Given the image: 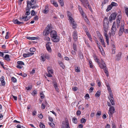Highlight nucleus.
<instances>
[{
  "label": "nucleus",
  "instance_id": "obj_1",
  "mask_svg": "<svg viewBox=\"0 0 128 128\" xmlns=\"http://www.w3.org/2000/svg\"><path fill=\"white\" fill-rule=\"evenodd\" d=\"M109 23L108 18L106 17L104 20V35L106 37L107 44L108 45L109 44V40L107 34V32L109 27Z\"/></svg>",
  "mask_w": 128,
  "mask_h": 128
},
{
  "label": "nucleus",
  "instance_id": "obj_2",
  "mask_svg": "<svg viewBox=\"0 0 128 128\" xmlns=\"http://www.w3.org/2000/svg\"><path fill=\"white\" fill-rule=\"evenodd\" d=\"M98 64L101 68L104 69V71L106 73V75L107 76H108V68L106 66L105 63L103 60L102 59L101 60L100 62L98 63Z\"/></svg>",
  "mask_w": 128,
  "mask_h": 128
},
{
  "label": "nucleus",
  "instance_id": "obj_3",
  "mask_svg": "<svg viewBox=\"0 0 128 128\" xmlns=\"http://www.w3.org/2000/svg\"><path fill=\"white\" fill-rule=\"evenodd\" d=\"M50 27L49 25H48L43 32V35L45 36L48 35L50 33Z\"/></svg>",
  "mask_w": 128,
  "mask_h": 128
},
{
  "label": "nucleus",
  "instance_id": "obj_4",
  "mask_svg": "<svg viewBox=\"0 0 128 128\" xmlns=\"http://www.w3.org/2000/svg\"><path fill=\"white\" fill-rule=\"evenodd\" d=\"M116 30V23L115 22H114L113 23L111 29V32L112 36H114V35Z\"/></svg>",
  "mask_w": 128,
  "mask_h": 128
},
{
  "label": "nucleus",
  "instance_id": "obj_5",
  "mask_svg": "<svg viewBox=\"0 0 128 128\" xmlns=\"http://www.w3.org/2000/svg\"><path fill=\"white\" fill-rule=\"evenodd\" d=\"M121 26V27L119 30L118 33V34L120 36H121L123 32L124 31V22H122Z\"/></svg>",
  "mask_w": 128,
  "mask_h": 128
},
{
  "label": "nucleus",
  "instance_id": "obj_6",
  "mask_svg": "<svg viewBox=\"0 0 128 128\" xmlns=\"http://www.w3.org/2000/svg\"><path fill=\"white\" fill-rule=\"evenodd\" d=\"M117 15V13H114L112 14L109 18L110 21L111 22L113 20H115Z\"/></svg>",
  "mask_w": 128,
  "mask_h": 128
},
{
  "label": "nucleus",
  "instance_id": "obj_7",
  "mask_svg": "<svg viewBox=\"0 0 128 128\" xmlns=\"http://www.w3.org/2000/svg\"><path fill=\"white\" fill-rule=\"evenodd\" d=\"M36 0H31L30 2L29 0H27L26 1L27 4H28L30 6H32L36 4Z\"/></svg>",
  "mask_w": 128,
  "mask_h": 128
},
{
  "label": "nucleus",
  "instance_id": "obj_8",
  "mask_svg": "<svg viewBox=\"0 0 128 128\" xmlns=\"http://www.w3.org/2000/svg\"><path fill=\"white\" fill-rule=\"evenodd\" d=\"M72 36L74 40L76 41L78 39L77 33L76 31L73 32Z\"/></svg>",
  "mask_w": 128,
  "mask_h": 128
},
{
  "label": "nucleus",
  "instance_id": "obj_9",
  "mask_svg": "<svg viewBox=\"0 0 128 128\" xmlns=\"http://www.w3.org/2000/svg\"><path fill=\"white\" fill-rule=\"evenodd\" d=\"M78 8L82 16L83 17L85 16V14H84L82 7L78 5Z\"/></svg>",
  "mask_w": 128,
  "mask_h": 128
},
{
  "label": "nucleus",
  "instance_id": "obj_10",
  "mask_svg": "<svg viewBox=\"0 0 128 128\" xmlns=\"http://www.w3.org/2000/svg\"><path fill=\"white\" fill-rule=\"evenodd\" d=\"M66 122H63L62 124V128H70L69 124H65Z\"/></svg>",
  "mask_w": 128,
  "mask_h": 128
},
{
  "label": "nucleus",
  "instance_id": "obj_11",
  "mask_svg": "<svg viewBox=\"0 0 128 128\" xmlns=\"http://www.w3.org/2000/svg\"><path fill=\"white\" fill-rule=\"evenodd\" d=\"M55 37H54L52 38V41L56 42H59L60 40V38L59 37L57 36Z\"/></svg>",
  "mask_w": 128,
  "mask_h": 128
},
{
  "label": "nucleus",
  "instance_id": "obj_12",
  "mask_svg": "<svg viewBox=\"0 0 128 128\" xmlns=\"http://www.w3.org/2000/svg\"><path fill=\"white\" fill-rule=\"evenodd\" d=\"M114 109L113 106L110 107L109 109V113L110 114H112L114 113Z\"/></svg>",
  "mask_w": 128,
  "mask_h": 128
},
{
  "label": "nucleus",
  "instance_id": "obj_13",
  "mask_svg": "<svg viewBox=\"0 0 128 128\" xmlns=\"http://www.w3.org/2000/svg\"><path fill=\"white\" fill-rule=\"evenodd\" d=\"M50 35L51 37L52 38L53 37L57 36L56 32L55 30H52L50 32Z\"/></svg>",
  "mask_w": 128,
  "mask_h": 128
},
{
  "label": "nucleus",
  "instance_id": "obj_14",
  "mask_svg": "<svg viewBox=\"0 0 128 128\" xmlns=\"http://www.w3.org/2000/svg\"><path fill=\"white\" fill-rule=\"evenodd\" d=\"M53 83L54 84L53 86L55 88L56 90L58 92L59 89L58 87V85L57 82H54Z\"/></svg>",
  "mask_w": 128,
  "mask_h": 128
},
{
  "label": "nucleus",
  "instance_id": "obj_15",
  "mask_svg": "<svg viewBox=\"0 0 128 128\" xmlns=\"http://www.w3.org/2000/svg\"><path fill=\"white\" fill-rule=\"evenodd\" d=\"M4 77L2 76L1 78H0V80L1 82V84L2 86H4L5 84V82L4 80Z\"/></svg>",
  "mask_w": 128,
  "mask_h": 128
},
{
  "label": "nucleus",
  "instance_id": "obj_16",
  "mask_svg": "<svg viewBox=\"0 0 128 128\" xmlns=\"http://www.w3.org/2000/svg\"><path fill=\"white\" fill-rule=\"evenodd\" d=\"M78 55L79 57L81 60H82L84 56L83 54L81 51H80L78 52Z\"/></svg>",
  "mask_w": 128,
  "mask_h": 128
},
{
  "label": "nucleus",
  "instance_id": "obj_17",
  "mask_svg": "<svg viewBox=\"0 0 128 128\" xmlns=\"http://www.w3.org/2000/svg\"><path fill=\"white\" fill-rule=\"evenodd\" d=\"M14 23L15 24H17L18 25H20L21 24H24V22H19L18 20L16 19L14 20Z\"/></svg>",
  "mask_w": 128,
  "mask_h": 128
},
{
  "label": "nucleus",
  "instance_id": "obj_18",
  "mask_svg": "<svg viewBox=\"0 0 128 128\" xmlns=\"http://www.w3.org/2000/svg\"><path fill=\"white\" fill-rule=\"evenodd\" d=\"M58 64H59L60 65V66L62 68L64 69V68L65 66L62 61L60 60L58 61Z\"/></svg>",
  "mask_w": 128,
  "mask_h": 128
},
{
  "label": "nucleus",
  "instance_id": "obj_19",
  "mask_svg": "<svg viewBox=\"0 0 128 128\" xmlns=\"http://www.w3.org/2000/svg\"><path fill=\"white\" fill-rule=\"evenodd\" d=\"M45 9L43 12V13L44 14H47L48 12V7L47 6H46Z\"/></svg>",
  "mask_w": 128,
  "mask_h": 128
},
{
  "label": "nucleus",
  "instance_id": "obj_20",
  "mask_svg": "<svg viewBox=\"0 0 128 128\" xmlns=\"http://www.w3.org/2000/svg\"><path fill=\"white\" fill-rule=\"evenodd\" d=\"M41 59L43 61H44L46 60V58H47L46 55H44L43 54V55L41 56Z\"/></svg>",
  "mask_w": 128,
  "mask_h": 128
},
{
  "label": "nucleus",
  "instance_id": "obj_21",
  "mask_svg": "<svg viewBox=\"0 0 128 128\" xmlns=\"http://www.w3.org/2000/svg\"><path fill=\"white\" fill-rule=\"evenodd\" d=\"M46 46L49 52H51V49L50 45H48V44H46Z\"/></svg>",
  "mask_w": 128,
  "mask_h": 128
},
{
  "label": "nucleus",
  "instance_id": "obj_22",
  "mask_svg": "<svg viewBox=\"0 0 128 128\" xmlns=\"http://www.w3.org/2000/svg\"><path fill=\"white\" fill-rule=\"evenodd\" d=\"M71 24H72V27L73 29H75L76 28L77 24L76 22H74L71 23Z\"/></svg>",
  "mask_w": 128,
  "mask_h": 128
},
{
  "label": "nucleus",
  "instance_id": "obj_23",
  "mask_svg": "<svg viewBox=\"0 0 128 128\" xmlns=\"http://www.w3.org/2000/svg\"><path fill=\"white\" fill-rule=\"evenodd\" d=\"M50 2L52 3L53 4L54 6H55L57 7L58 6V4L54 0H51Z\"/></svg>",
  "mask_w": 128,
  "mask_h": 128
},
{
  "label": "nucleus",
  "instance_id": "obj_24",
  "mask_svg": "<svg viewBox=\"0 0 128 128\" xmlns=\"http://www.w3.org/2000/svg\"><path fill=\"white\" fill-rule=\"evenodd\" d=\"M31 6L28 4H27V7L26 8V11H30L31 8Z\"/></svg>",
  "mask_w": 128,
  "mask_h": 128
},
{
  "label": "nucleus",
  "instance_id": "obj_25",
  "mask_svg": "<svg viewBox=\"0 0 128 128\" xmlns=\"http://www.w3.org/2000/svg\"><path fill=\"white\" fill-rule=\"evenodd\" d=\"M4 58L6 60L8 61H10V60L9 58V55L8 54L4 56Z\"/></svg>",
  "mask_w": 128,
  "mask_h": 128
},
{
  "label": "nucleus",
  "instance_id": "obj_26",
  "mask_svg": "<svg viewBox=\"0 0 128 128\" xmlns=\"http://www.w3.org/2000/svg\"><path fill=\"white\" fill-rule=\"evenodd\" d=\"M100 92V91L99 90L97 91L95 94V96L98 97H99L101 94Z\"/></svg>",
  "mask_w": 128,
  "mask_h": 128
},
{
  "label": "nucleus",
  "instance_id": "obj_27",
  "mask_svg": "<svg viewBox=\"0 0 128 128\" xmlns=\"http://www.w3.org/2000/svg\"><path fill=\"white\" fill-rule=\"evenodd\" d=\"M27 38L30 40H34L37 39L36 37H30L29 36H27Z\"/></svg>",
  "mask_w": 128,
  "mask_h": 128
},
{
  "label": "nucleus",
  "instance_id": "obj_28",
  "mask_svg": "<svg viewBox=\"0 0 128 128\" xmlns=\"http://www.w3.org/2000/svg\"><path fill=\"white\" fill-rule=\"evenodd\" d=\"M109 100H110V102H111V103L113 105H114V98H110Z\"/></svg>",
  "mask_w": 128,
  "mask_h": 128
},
{
  "label": "nucleus",
  "instance_id": "obj_29",
  "mask_svg": "<svg viewBox=\"0 0 128 128\" xmlns=\"http://www.w3.org/2000/svg\"><path fill=\"white\" fill-rule=\"evenodd\" d=\"M110 5L112 7L114 6H118L117 3L114 2H112Z\"/></svg>",
  "mask_w": 128,
  "mask_h": 128
},
{
  "label": "nucleus",
  "instance_id": "obj_30",
  "mask_svg": "<svg viewBox=\"0 0 128 128\" xmlns=\"http://www.w3.org/2000/svg\"><path fill=\"white\" fill-rule=\"evenodd\" d=\"M121 55V52H119L116 56L118 57L117 60H119L120 58V56Z\"/></svg>",
  "mask_w": 128,
  "mask_h": 128
},
{
  "label": "nucleus",
  "instance_id": "obj_31",
  "mask_svg": "<svg viewBox=\"0 0 128 128\" xmlns=\"http://www.w3.org/2000/svg\"><path fill=\"white\" fill-rule=\"evenodd\" d=\"M86 34L87 36L88 37L89 40L91 41L92 38L89 32H86Z\"/></svg>",
  "mask_w": 128,
  "mask_h": 128
},
{
  "label": "nucleus",
  "instance_id": "obj_32",
  "mask_svg": "<svg viewBox=\"0 0 128 128\" xmlns=\"http://www.w3.org/2000/svg\"><path fill=\"white\" fill-rule=\"evenodd\" d=\"M75 71L77 72H80V68L78 66H76L75 67Z\"/></svg>",
  "mask_w": 128,
  "mask_h": 128
},
{
  "label": "nucleus",
  "instance_id": "obj_33",
  "mask_svg": "<svg viewBox=\"0 0 128 128\" xmlns=\"http://www.w3.org/2000/svg\"><path fill=\"white\" fill-rule=\"evenodd\" d=\"M112 7L111 5L108 6L106 10V11L107 12L108 11L112 9Z\"/></svg>",
  "mask_w": 128,
  "mask_h": 128
},
{
  "label": "nucleus",
  "instance_id": "obj_34",
  "mask_svg": "<svg viewBox=\"0 0 128 128\" xmlns=\"http://www.w3.org/2000/svg\"><path fill=\"white\" fill-rule=\"evenodd\" d=\"M72 120L73 122L75 124H76L77 122V118H75L74 117L72 118Z\"/></svg>",
  "mask_w": 128,
  "mask_h": 128
},
{
  "label": "nucleus",
  "instance_id": "obj_35",
  "mask_svg": "<svg viewBox=\"0 0 128 128\" xmlns=\"http://www.w3.org/2000/svg\"><path fill=\"white\" fill-rule=\"evenodd\" d=\"M58 0L61 6H63L64 5L63 0Z\"/></svg>",
  "mask_w": 128,
  "mask_h": 128
},
{
  "label": "nucleus",
  "instance_id": "obj_36",
  "mask_svg": "<svg viewBox=\"0 0 128 128\" xmlns=\"http://www.w3.org/2000/svg\"><path fill=\"white\" fill-rule=\"evenodd\" d=\"M17 64L19 65H24V64L23 62L21 61H18L17 62Z\"/></svg>",
  "mask_w": 128,
  "mask_h": 128
},
{
  "label": "nucleus",
  "instance_id": "obj_37",
  "mask_svg": "<svg viewBox=\"0 0 128 128\" xmlns=\"http://www.w3.org/2000/svg\"><path fill=\"white\" fill-rule=\"evenodd\" d=\"M30 50L31 52H34L36 51V49L34 48H30Z\"/></svg>",
  "mask_w": 128,
  "mask_h": 128
},
{
  "label": "nucleus",
  "instance_id": "obj_38",
  "mask_svg": "<svg viewBox=\"0 0 128 128\" xmlns=\"http://www.w3.org/2000/svg\"><path fill=\"white\" fill-rule=\"evenodd\" d=\"M68 19L70 20V21L71 23L74 22V19L72 17H70L68 18Z\"/></svg>",
  "mask_w": 128,
  "mask_h": 128
},
{
  "label": "nucleus",
  "instance_id": "obj_39",
  "mask_svg": "<svg viewBox=\"0 0 128 128\" xmlns=\"http://www.w3.org/2000/svg\"><path fill=\"white\" fill-rule=\"evenodd\" d=\"M40 126L41 128H45V126L42 123H40Z\"/></svg>",
  "mask_w": 128,
  "mask_h": 128
},
{
  "label": "nucleus",
  "instance_id": "obj_40",
  "mask_svg": "<svg viewBox=\"0 0 128 128\" xmlns=\"http://www.w3.org/2000/svg\"><path fill=\"white\" fill-rule=\"evenodd\" d=\"M108 2V0H104L103 2L102 3V6H103L106 3Z\"/></svg>",
  "mask_w": 128,
  "mask_h": 128
},
{
  "label": "nucleus",
  "instance_id": "obj_41",
  "mask_svg": "<svg viewBox=\"0 0 128 128\" xmlns=\"http://www.w3.org/2000/svg\"><path fill=\"white\" fill-rule=\"evenodd\" d=\"M92 62L91 61H89V64L90 65V68H93V66L92 64Z\"/></svg>",
  "mask_w": 128,
  "mask_h": 128
},
{
  "label": "nucleus",
  "instance_id": "obj_42",
  "mask_svg": "<svg viewBox=\"0 0 128 128\" xmlns=\"http://www.w3.org/2000/svg\"><path fill=\"white\" fill-rule=\"evenodd\" d=\"M80 122L82 123H84L86 122V120L85 119L82 118L81 119Z\"/></svg>",
  "mask_w": 128,
  "mask_h": 128
},
{
  "label": "nucleus",
  "instance_id": "obj_43",
  "mask_svg": "<svg viewBox=\"0 0 128 128\" xmlns=\"http://www.w3.org/2000/svg\"><path fill=\"white\" fill-rule=\"evenodd\" d=\"M23 56L24 58H26L27 57H29V54H24L23 55Z\"/></svg>",
  "mask_w": 128,
  "mask_h": 128
},
{
  "label": "nucleus",
  "instance_id": "obj_44",
  "mask_svg": "<svg viewBox=\"0 0 128 128\" xmlns=\"http://www.w3.org/2000/svg\"><path fill=\"white\" fill-rule=\"evenodd\" d=\"M73 48L74 50H76V46L75 43H73Z\"/></svg>",
  "mask_w": 128,
  "mask_h": 128
},
{
  "label": "nucleus",
  "instance_id": "obj_45",
  "mask_svg": "<svg viewBox=\"0 0 128 128\" xmlns=\"http://www.w3.org/2000/svg\"><path fill=\"white\" fill-rule=\"evenodd\" d=\"M32 87L31 86H28V87H26V88L27 90H30L32 89Z\"/></svg>",
  "mask_w": 128,
  "mask_h": 128
},
{
  "label": "nucleus",
  "instance_id": "obj_46",
  "mask_svg": "<svg viewBox=\"0 0 128 128\" xmlns=\"http://www.w3.org/2000/svg\"><path fill=\"white\" fill-rule=\"evenodd\" d=\"M67 14L68 18H70V17H71V14L68 11H67Z\"/></svg>",
  "mask_w": 128,
  "mask_h": 128
},
{
  "label": "nucleus",
  "instance_id": "obj_47",
  "mask_svg": "<svg viewBox=\"0 0 128 128\" xmlns=\"http://www.w3.org/2000/svg\"><path fill=\"white\" fill-rule=\"evenodd\" d=\"M35 12L34 10H32L31 14L32 16H34L35 15Z\"/></svg>",
  "mask_w": 128,
  "mask_h": 128
},
{
  "label": "nucleus",
  "instance_id": "obj_48",
  "mask_svg": "<svg viewBox=\"0 0 128 128\" xmlns=\"http://www.w3.org/2000/svg\"><path fill=\"white\" fill-rule=\"evenodd\" d=\"M49 125L52 127H54L55 126L53 122L50 123Z\"/></svg>",
  "mask_w": 128,
  "mask_h": 128
},
{
  "label": "nucleus",
  "instance_id": "obj_49",
  "mask_svg": "<svg viewBox=\"0 0 128 128\" xmlns=\"http://www.w3.org/2000/svg\"><path fill=\"white\" fill-rule=\"evenodd\" d=\"M118 18L116 20V22H117V24H120V19H119V18H119V16H118Z\"/></svg>",
  "mask_w": 128,
  "mask_h": 128
},
{
  "label": "nucleus",
  "instance_id": "obj_50",
  "mask_svg": "<svg viewBox=\"0 0 128 128\" xmlns=\"http://www.w3.org/2000/svg\"><path fill=\"white\" fill-rule=\"evenodd\" d=\"M82 3H84V2L85 3H87L88 2V1L87 0H80Z\"/></svg>",
  "mask_w": 128,
  "mask_h": 128
},
{
  "label": "nucleus",
  "instance_id": "obj_51",
  "mask_svg": "<svg viewBox=\"0 0 128 128\" xmlns=\"http://www.w3.org/2000/svg\"><path fill=\"white\" fill-rule=\"evenodd\" d=\"M12 81L14 82H15L16 81V79L14 77H12Z\"/></svg>",
  "mask_w": 128,
  "mask_h": 128
},
{
  "label": "nucleus",
  "instance_id": "obj_52",
  "mask_svg": "<svg viewBox=\"0 0 128 128\" xmlns=\"http://www.w3.org/2000/svg\"><path fill=\"white\" fill-rule=\"evenodd\" d=\"M38 5H36L32 6H31V8L32 9H35L37 8H38Z\"/></svg>",
  "mask_w": 128,
  "mask_h": 128
},
{
  "label": "nucleus",
  "instance_id": "obj_53",
  "mask_svg": "<svg viewBox=\"0 0 128 128\" xmlns=\"http://www.w3.org/2000/svg\"><path fill=\"white\" fill-rule=\"evenodd\" d=\"M98 47L99 48L101 52H102L103 50V49L102 48V46H100L99 45H98Z\"/></svg>",
  "mask_w": 128,
  "mask_h": 128
},
{
  "label": "nucleus",
  "instance_id": "obj_54",
  "mask_svg": "<svg viewBox=\"0 0 128 128\" xmlns=\"http://www.w3.org/2000/svg\"><path fill=\"white\" fill-rule=\"evenodd\" d=\"M37 94V92L35 90H34L32 92L31 94L32 95L34 96Z\"/></svg>",
  "mask_w": 128,
  "mask_h": 128
},
{
  "label": "nucleus",
  "instance_id": "obj_55",
  "mask_svg": "<svg viewBox=\"0 0 128 128\" xmlns=\"http://www.w3.org/2000/svg\"><path fill=\"white\" fill-rule=\"evenodd\" d=\"M86 6H88V8L90 10V11H92V9L91 7H90V6H89V5L88 4V2H87V3H86Z\"/></svg>",
  "mask_w": 128,
  "mask_h": 128
},
{
  "label": "nucleus",
  "instance_id": "obj_56",
  "mask_svg": "<svg viewBox=\"0 0 128 128\" xmlns=\"http://www.w3.org/2000/svg\"><path fill=\"white\" fill-rule=\"evenodd\" d=\"M110 94V97L111 98H113V96L112 94V91L109 92Z\"/></svg>",
  "mask_w": 128,
  "mask_h": 128
},
{
  "label": "nucleus",
  "instance_id": "obj_57",
  "mask_svg": "<svg viewBox=\"0 0 128 128\" xmlns=\"http://www.w3.org/2000/svg\"><path fill=\"white\" fill-rule=\"evenodd\" d=\"M125 12L127 16H128V8H126Z\"/></svg>",
  "mask_w": 128,
  "mask_h": 128
},
{
  "label": "nucleus",
  "instance_id": "obj_58",
  "mask_svg": "<svg viewBox=\"0 0 128 128\" xmlns=\"http://www.w3.org/2000/svg\"><path fill=\"white\" fill-rule=\"evenodd\" d=\"M100 41L101 43L104 41V40L103 39V38L102 37H100Z\"/></svg>",
  "mask_w": 128,
  "mask_h": 128
},
{
  "label": "nucleus",
  "instance_id": "obj_59",
  "mask_svg": "<svg viewBox=\"0 0 128 128\" xmlns=\"http://www.w3.org/2000/svg\"><path fill=\"white\" fill-rule=\"evenodd\" d=\"M40 97L42 98L43 99L44 98V96L42 93H40Z\"/></svg>",
  "mask_w": 128,
  "mask_h": 128
},
{
  "label": "nucleus",
  "instance_id": "obj_60",
  "mask_svg": "<svg viewBox=\"0 0 128 128\" xmlns=\"http://www.w3.org/2000/svg\"><path fill=\"white\" fill-rule=\"evenodd\" d=\"M112 128H116V127L114 123L112 122Z\"/></svg>",
  "mask_w": 128,
  "mask_h": 128
},
{
  "label": "nucleus",
  "instance_id": "obj_61",
  "mask_svg": "<svg viewBox=\"0 0 128 128\" xmlns=\"http://www.w3.org/2000/svg\"><path fill=\"white\" fill-rule=\"evenodd\" d=\"M81 114V112L80 110H78L76 112V114L77 116L80 115Z\"/></svg>",
  "mask_w": 128,
  "mask_h": 128
},
{
  "label": "nucleus",
  "instance_id": "obj_62",
  "mask_svg": "<svg viewBox=\"0 0 128 128\" xmlns=\"http://www.w3.org/2000/svg\"><path fill=\"white\" fill-rule=\"evenodd\" d=\"M30 11H26L25 13V15L26 16H28L30 14Z\"/></svg>",
  "mask_w": 128,
  "mask_h": 128
},
{
  "label": "nucleus",
  "instance_id": "obj_63",
  "mask_svg": "<svg viewBox=\"0 0 128 128\" xmlns=\"http://www.w3.org/2000/svg\"><path fill=\"white\" fill-rule=\"evenodd\" d=\"M38 19V17L37 15L34 18V19L35 20H37Z\"/></svg>",
  "mask_w": 128,
  "mask_h": 128
},
{
  "label": "nucleus",
  "instance_id": "obj_64",
  "mask_svg": "<svg viewBox=\"0 0 128 128\" xmlns=\"http://www.w3.org/2000/svg\"><path fill=\"white\" fill-rule=\"evenodd\" d=\"M101 114V112L100 111H98L96 114V116H100Z\"/></svg>",
  "mask_w": 128,
  "mask_h": 128
}]
</instances>
